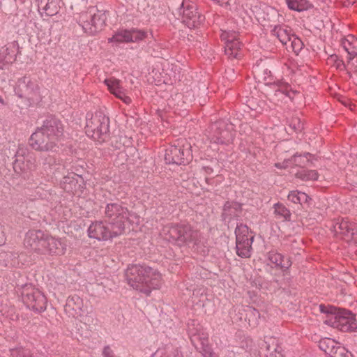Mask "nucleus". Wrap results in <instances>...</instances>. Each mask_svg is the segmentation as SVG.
Returning a JSON list of instances; mask_svg holds the SVG:
<instances>
[{
    "label": "nucleus",
    "instance_id": "obj_7",
    "mask_svg": "<svg viewBox=\"0 0 357 357\" xmlns=\"http://www.w3.org/2000/svg\"><path fill=\"white\" fill-rule=\"evenodd\" d=\"M324 324L343 332L357 331L355 315L351 311L344 309H337L331 317L324 320Z\"/></svg>",
    "mask_w": 357,
    "mask_h": 357
},
{
    "label": "nucleus",
    "instance_id": "obj_12",
    "mask_svg": "<svg viewBox=\"0 0 357 357\" xmlns=\"http://www.w3.org/2000/svg\"><path fill=\"white\" fill-rule=\"evenodd\" d=\"M36 130L40 131V132L52 138V140L59 143L63 133V127L59 119L50 117L44 121L42 126L38 128Z\"/></svg>",
    "mask_w": 357,
    "mask_h": 357
},
{
    "label": "nucleus",
    "instance_id": "obj_45",
    "mask_svg": "<svg viewBox=\"0 0 357 357\" xmlns=\"http://www.w3.org/2000/svg\"><path fill=\"white\" fill-rule=\"evenodd\" d=\"M203 355L204 357H215V353L208 346H205L203 347Z\"/></svg>",
    "mask_w": 357,
    "mask_h": 357
},
{
    "label": "nucleus",
    "instance_id": "obj_20",
    "mask_svg": "<svg viewBox=\"0 0 357 357\" xmlns=\"http://www.w3.org/2000/svg\"><path fill=\"white\" fill-rule=\"evenodd\" d=\"M268 259L273 264L275 268H280L283 271L289 269L291 266V261L289 258H284L283 255L278 253L276 250H271L267 253Z\"/></svg>",
    "mask_w": 357,
    "mask_h": 357
},
{
    "label": "nucleus",
    "instance_id": "obj_51",
    "mask_svg": "<svg viewBox=\"0 0 357 357\" xmlns=\"http://www.w3.org/2000/svg\"><path fill=\"white\" fill-rule=\"evenodd\" d=\"M329 59L331 61H334L335 63V61H337L339 59H338V56L336 54H333V55L330 56Z\"/></svg>",
    "mask_w": 357,
    "mask_h": 357
},
{
    "label": "nucleus",
    "instance_id": "obj_31",
    "mask_svg": "<svg viewBox=\"0 0 357 357\" xmlns=\"http://www.w3.org/2000/svg\"><path fill=\"white\" fill-rule=\"evenodd\" d=\"M296 177L303 181H316L319 174L316 170L302 169L296 174Z\"/></svg>",
    "mask_w": 357,
    "mask_h": 357
},
{
    "label": "nucleus",
    "instance_id": "obj_13",
    "mask_svg": "<svg viewBox=\"0 0 357 357\" xmlns=\"http://www.w3.org/2000/svg\"><path fill=\"white\" fill-rule=\"evenodd\" d=\"M46 233L42 230H29L26 233L24 244L26 248L41 254Z\"/></svg>",
    "mask_w": 357,
    "mask_h": 357
},
{
    "label": "nucleus",
    "instance_id": "obj_17",
    "mask_svg": "<svg viewBox=\"0 0 357 357\" xmlns=\"http://www.w3.org/2000/svg\"><path fill=\"white\" fill-rule=\"evenodd\" d=\"M242 206L236 202H227L223 207L222 213V220L228 223L238 221L242 215Z\"/></svg>",
    "mask_w": 357,
    "mask_h": 357
},
{
    "label": "nucleus",
    "instance_id": "obj_35",
    "mask_svg": "<svg viewBox=\"0 0 357 357\" xmlns=\"http://www.w3.org/2000/svg\"><path fill=\"white\" fill-rule=\"evenodd\" d=\"M75 174H69L66 176H64L61 182L62 188L66 190L70 191L72 190L73 186H75L77 184V181H75L74 176Z\"/></svg>",
    "mask_w": 357,
    "mask_h": 357
},
{
    "label": "nucleus",
    "instance_id": "obj_39",
    "mask_svg": "<svg viewBox=\"0 0 357 357\" xmlns=\"http://www.w3.org/2000/svg\"><path fill=\"white\" fill-rule=\"evenodd\" d=\"M131 42H138L146 37V33L144 31L132 29L130 30Z\"/></svg>",
    "mask_w": 357,
    "mask_h": 357
},
{
    "label": "nucleus",
    "instance_id": "obj_27",
    "mask_svg": "<svg viewBox=\"0 0 357 357\" xmlns=\"http://www.w3.org/2000/svg\"><path fill=\"white\" fill-rule=\"evenodd\" d=\"M291 31L287 28H283L280 26H275L271 31L273 36H276L282 45H287L292 39V34L290 33Z\"/></svg>",
    "mask_w": 357,
    "mask_h": 357
},
{
    "label": "nucleus",
    "instance_id": "obj_10",
    "mask_svg": "<svg viewBox=\"0 0 357 357\" xmlns=\"http://www.w3.org/2000/svg\"><path fill=\"white\" fill-rule=\"evenodd\" d=\"M178 13L182 15V22L189 29L197 27L205 20L204 16L197 12V6L188 0L183 1Z\"/></svg>",
    "mask_w": 357,
    "mask_h": 357
},
{
    "label": "nucleus",
    "instance_id": "obj_6",
    "mask_svg": "<svg viewBox=\"0 0 357 357\" xmlns=\"http://www.w3.org/2000/svg\"><path fill=\"white\" fill-rule=\"evenodd\" d=\"M192 146L187 142L181 141L166 149L165 160L167 164L185 165L192 160Z\"/></svg>",
    "mask_w": 357,
    "mask_h": 357
},
{
    "label": "nucleus",
    "instance_id": "obj_11",
    "mask_svg": "<svg viewBox=\"0 0 357 357\" xmlns=\"http://www.w3.org/2000/svg\"><path fill=\"white\" fill-rule=\"evenodd\" d=\"M29 144L38 151L57 152L59 149L58 142L52 140V138L38 130L31 135Z\"/></svg>",
    "mask_w": 357,
    "mask_h": 357
},
{
    "label": "nucleus",
    "instance_id": "obj_25",
    "mask_svg": "<svg viewBox=\"0 0 357 357\" xmlns=\"http://www.w3.org/2000/svg\"><path fill=\"white\" fill-rule=\"evenodd\" d=\"M38 6L47 16H54L59 10L56 0H41Z\"/></svg>",
    "mask_w": 357,
    "mask_h": 357
},
{
    "label": "nucleus",
    "instance_id": "obj_37",
    "mask_svg": "<svg viewBox=\"0 0 357 357\" xmlns=\"http://www.w3.org/2000/svg\"><path fill=\"white\" fill-rule=\"evenodd\" d=\"M308 155H311L310 153H305L303 155L295 154L292 157V160L296 166L304 167L310 162L307 158Z\"/></svg>",
    "mask_w": 357,
    "mask_h": 357
},
{
    "label": "nucleus",
    "instance_id": "obj_56",
    "mask_svg": "<svg viewBox=\"0 0 357 357\" xmlns=\"http://www.w3.org/2000/svg\"><path fill=\"white\" fill-rule=\"evenodd\" d=\"M94 223H100V224H102V222L101 221H99V222H95Z\"/></svg>",
    "mask_w": 357,
    "mask_h": 357
},
{
    "label": "nucleus",
    "instance_id": "obj_40",
    "mask_svg": "<svg viewBox=\"0 0 357 357\" xmlns=\"http://www.w3.org/2000/svg\"><path fill=\"white\" fill-rule=\"evenodd\" d=\"M291 47L295 53H298L302 50L303 43L300 38L292 34V39L290 40Z\"/></svg>",
    "mask_w": 357,
    "mask_h": 357
},
{
    "label": "nucleus",
    "instance_id": "obj_53",
    "mask_svg": "<svg viewBox=\"0 0 357 357\" xmlns=\"http://www.w3.org/2000/svg\"><path fill=\"white\" fill-rule=\"evenodd\" d=\"M205 170H206V172L207 174H211L212 172V171H213L211 167H205Z\"/></svg>",
    "mask_w": 357,
    "mask_h": 357
},
{
    "label": "nucleus",
    "instance_id": "obj_19",
    "mask_svg": "<svg viewBox=\"0 0 357 357\" xmlns=\"http://www.w3.org/2000/svg\"><path fill=\"white\" fill-rule=\"evenodd\" d=\"M83 307V300L77 295H73L67 298L65 311L74 317H78L82 316Z\"/></svg>",
    "mask_w": 357,
    "mask_h": 357
},
{
    "label": "nucleus",
    "instance_id": "obj_38",
    "mask_svg": "<svg viewBox=\"0 0 357 357\" xmlns=\"http://www.w3.org/2000/svg\"><path fill=\"white\" fill-rule=\"evenodd\" d=\"M331 357H353L352 354L340 343L336 346Z\"/></svg>",
    "mask_w": 357,
    "mask_h": 357
},
{
    "label": "nucleus",
    "instance_id": "obj_16",
    "mask_svg": "<svg viewBox=\"0 0 357 357\" xmlns=\"http://www.w3.org/2000/svg\"><path fill=\"white\" fill-rule=\"evenodd\" d=\"M41 255H62L64 247L61 241L46 233Z\"/></svg>",
    "mask_w": 357,
    "mask_h": 357
},
{
    "label": "nucleus",
    "instance_id": "obj_28",
    "mask_svg": "<svg viewBox=\"0 0 357 357\" xmlns=\"http://www.w3.org/2000/svg\"><path fill=\"white\" fill-rule=\"evenodd\" d=\"M246 319L251 327L257 326L259 323L261 315L259 312L253 307L248 306L245 309Z\"/></svg>",
    "mask_w": 357,
    "mask_h": 357
},
{
    "label": "nucleus",
    "instance_id": "obj_8",
    "mask_svg": "<svg viewBox=\"0 0 357 357\" xmlns=\"http://www.w3.org/2000/svg\"><path fill=\"white\" fill-rule=\"evenodd\" d=\"M21 294L22 301L28 308L36 312H42L46 310L47 298L38 289L26 284Z\"/></svg>",
    "mask_w": 357,
    "mask_h": 357
},
{
    "label": "nucleus",
    "instance_id": "obj_2",
    "mask_svg": "<svg viewBox=\"0 0 357 357\" xmlns=\"http://www.w3.org/2000/svg\"><path fill=\"white\" fill-rule=\"evenodd\" d=\"M15 95L22 99L26 107L38 105L43 98L41 86L38 81L30 75L17 79L14 87Z\"/></svg>",
    "mask_w": 357,
    "mask_h": 357
},
{
    "label": "nucleus",
    "instance_id": "obj_57",
    "mask_svg": "<svg viewBox=\"0 0 357 357\" xmlns=\"http://www.w3.org/2000/svg\"><path fill=\"white\" fill-rule=\"evenodd\" d=\"M342 223H348V221H344V220H342Z\"/></svg>",
    "mask_w": 357,
    "mask_h": 357
},
{
    "label": "nucleus",
    "instance_id": "obj_33",
    "mask_svg": "<svg viewBox=\"0 0 357 357\" xmlns=\"http://www.w3.org/2000/svg\"><path fill=\"white\" fill-rule=\"evenodd\" d=\"M275 213L277 215L283 218L284 221H290L291 213L282 204L277 203L274 205Z\"/></svg>",
    "mask_w": 357,
    "mask_h": 357
},
{
    "label": "nucleus",
    "instance_id": "obj_50",
    "mask_svg": "<svg viewBox=\"0 0 357 357\" xmlns=\"http://www.w3.org/2000/svg\"><path fill=\"white\" fill-rule=\"evenodd\" d=\"M335 65L337 68H344V63L342 60L338 59L337 61H335Z\"/></svg>",
    "mask_w": 357,
    "mask_h": 357
},
{
    "label": "nucleus",
    "instance_id": "obj_22",
    "mask_svg": "<svg viewBox=\"0 0 357 357\" xmlns=\"http://www.w3.org/2000/svg\"><path fill=\"white\" fill-rule=\"evenodd\" d=\"M15 44L9 47H3L0 50V69H3L13 63L15 60Z\"/></svg>",
    "mask_w": 357,
    "mask_h": 357
},
{
    "label": "nucleus",
    "instance_id": "obj_21",
    "mask_svg": "<svg viewBox=\"0 0 357 357\" xmlns=\"http://www.w3.org/2000/svg\"><path fill=\"white\" fill-rule=\"evenodd\" d=\"M105 84L107 86L110 92L114 94L119 98H121L126 104L131 102L130 97L124 94L122 87L120 86V81L115 78L106 79L105 80Z\"/></svg>",
    "mask_w": 357,
    "mask_h": 357
},
{
    "label": "nucleus",
    "instance_id": "obj_3",
    "mask_svg": "<svg viewBox=\"0 0 357 357\" xmlns=\"http://www.w3.org/2000/svg\"><path fill=\"white\" fill-rule=\"evenodd\" d=\"M109 119L102 112L91 114L86 117L85 132L89 137L102 143L108 138Z\"/></svg>",
    "mask_w": 357,
    "mask_h": 357
},
{
    "label": "nucleus",
    "instance_id": "obj_46",
    "mask_svg": "<svg viewBox=\"0 0 357 357\" xmlns=\"http://www.w3.org/2000/svg\"><path fill=\"white\" fill-rule=\"evenodd\" d=\"M299 198V204L303 205V204L308 203L311 200V198L305 192H301Z\"/></svg>",
    "mask_w": 357,
    "mask_h": 357
},
{
    "label": "nucleus",
    "instance_id": "obj_48",
    "mask_svg": "<svg viewBox=\"0 0 357 357\" xmlns=\"http://www.w3.org/2000/svg\"><path fill=\"white\" fill-rule=\"evenodd\" d=\"M102 355L104 357H114L113 351L109 346H105L103 349Z\"/></svg>",
    "mask_w": 357,
    "mask_h": 357
},
{
    "label": "nucleus",
    "instance_id": "obj_14",
    "mask_svg": "<svg viewBox=\"0 0 357 357\" xmlns=\"http://www.w3.org/2000/svg\"><path fill=\"white\" fill-rule=\"evenodd\" d=\"M105 215L111 220L110 223H126L128 220V211L118 203L108 204Z\"/></svg>",
    "mask_w": 357,
    "mask_h": 357
},
{
    "label": "nucleus",
    "instance_id": "obj_26",
    "mask_svg": "<svg viewBox=\"0 0 357 357\" xmlns=\"http://www.w3.org/2000/svg\"><path fill=\"white\" fill-rule=\"evenodd\" d=\"M328 229L335 236L341 235L353 237L355 235L354 229L350 227L349 225H329Z\"/></svg>",
    "mask_w": 357,
    "mask_h": 357
},
{
    "label": "nucleus",
    "instance_id": "obj_32",
    "mask_svg": "<svg viewBox=\"0 0 357 357\" xmlns=\"http://www.w3.org/2000/svg\"><path fill=\"white\" fill-rule=\"evenodd\" d=\"M132 38L130 35V30H121L116 32L112 38L109 39V42L116 41L119 43H129Z\"/></svg>",
    "mask_w": 357,
    "mask_h": 357
},
{
    "label": "nucleus",
    "instance_id": "obj_44",
    "mask_svg": "<svg viewBox=\"0 0 357 357\" xmlns=\"http://www.w3.org/2000/svg\"><path fill=\"white\" fill-rule=\"evenodd\" d=\"M28 154H30V153L28 152L26 149L23 148V147H19V149H17V151L16 152L15 157L17 158H21L22 160H23L24 161L26 160V155Z\"/></svg>",
    "mask_w": 357,
    "mask_h": 357
},
{
    "label": "nucleus",
    "instance_id": "obj_29",
    "mask_svg": "<svg viewBox=\"0 0 357 357\" xmlns=\"http://www.w3.org/2000/svg\"><path fill=\"white\" fill-rule=\"evenodd\" d=\"M338 342H335L334 340L331 338L327 337L321 339L319 342V349L329 356L332 354Z\"/></svg>",
    "mask_w": 357,
    "mask_h": 357
},
{
    "label": "nucleus",
    "instance_id": "obj_30",
    "mask_svg": "<svg viewBox=\"0 0 357 357\" xmlns=\"http://www.w3.org/2000/svg\"><path fill=\"white\" fill-rule=\"evenodd\" d=\"M288 8L291 10L301 12L309 7V2L307 0H286Z\"/></svg>",
    "mask_w": 357,
    "mask_h": 357
},
{
    "label": "nucleus",
    "instance_id": "obj_24",
    "mask_svg": "<svg viewBox=\"0 0 357 357\" xmlns=\"http://www.w3.org/2000/svg\"><path fill=\"white\" fill-rule=\"evenodd\" d=\"M241 43L236 39L235 36H232L231 40L225 43V54L231 59H237L241 50Z\"/></svg>",
    "mask_w": 357,
    "mask_h": 357
},
{
    "label": "nucleus",
    "instance_id": "obj_4",
    "mask_svg": "<svg viewBox=\"0 0 357 357\" xmlns=\"http://www.w3.org/2000/svg\"><path fill=\"white\" fill-rule=\"evenodd\" d=\"M106 20L105 11L91 7L87 11L80 14L79 24L85 33L94 35L103 29Z\"/></svg>",
    "mask_w": 357,
    "mask_h": 357
},
{
    "label": "nucleus",
    "instance_id": "obj_36",
    "mask_svg": "<svg viewBox=\"0 0 357 357\" xmlns=\"http://www.w3.org/2000/svg\"><path fill=\"white\" fill-rule=\"evenodd\" d=\"M82 321L88 328L90 332L96 329L98 319L93 314H88L85 315Z\"/></svg>",
    "mask_w": 357,
    "mask_h": 357
},
{
    "label": "nucleus",
    "instance_id": "obj_55",
    "mask_svg": "<svg viewBox=\"0 0 357 357\" xmlns=\"http://www.w3.org/2000/svg\"><path fill=\"white\" fill-rule=\"evenodd\" d=\"M89 335H90V333H86L85 334V337H88V336H89Z\"/></svg>",
    "mask_w": 357,
    "mask_h": 357
},
{
    "label": "nucleus",
    "instance_id": "obj_1",
    "mask_svg": "<svg viewBox=\"0 0 357 357\" xmlns=\"http://www.w3.org/2000/svg\"><path fill=\"white\" fill-rule=\"evenodd\" d=\"M126 278L128 284L146 296L152 290L162 285V275L156 270L146 265L132 264L128 267Z\"/></svg>",
    "mask_w": 357,
    "mask_h": 357
},
{
    "label": "nucleus",
    "instance_id": "obj_9",
    "mask_svg": "<svg viewBox=\"0 0 357 357\" xmlns=\"http://www.w3.org/2000/svg\"><path fill=\"white\" fill-rule=\"evenodd\" d=\"M232 125L223 120L214 122L210 127L211 142L220 144H227L232 142L234 133Z\"/></svg>",
    "mask_w": 357,
    "mask_h": 357
},
{
    "label": "nucleus",
    "instance_id": "obj_43",
    "mask_svg": "<svg viewBox=\"0 0 357 357\" xmlns=\"http://www.w3.org/2000/svg\"><path fill=\"white\" fill-rule=\"evenodd\" d=\"M301 194V191L293 190L289 192L287 196V199L289 202L294 204H299V198L300 195Z\"/></svg>",
    "mask_w": 357,
    "mask_h": 357
},
{
    "label": "nucleus",
    "instance_id": "obj_41",
    "mask_svg": "<svg viewBox=\"0 0 357 357\" xmlns=\"http://www.w3.org/2000/svg\"><path fill=\"white\" fill-rule=\"evenodd\" d=\"M289 126L295 132H300L303 129V124L298 117L291 119Z\"/></svg>",
    "mask_w": 357,
    "mask_h": 357
},
{
    "label": "nucleus",
    "instance_id": "obj_54",
    "mask_svg": "<svg viewBox=\"0 0 357 357\" xmlns=\"http://www.w3.org/2000/svg\"><path fill=\"white\" fill-rule=\"evenodd\" d=\"M0 104H1L2 105H6V102L4 100L1 98V96H0Z\"/></svg>",
    "mask_w": 357,
    "mask_h": 357
},
{
    "label": "nucleus",
    "instance_id": "obj_15",
    "mask_svg": "<svg viewBox=\"0 0 357 357\" xmlns=\"http://www.w3.org/2000/svg\"><path fill=\"white\" fill-rule=\"evenodd\" d=\"M36 160L33 153L28 154L24 161L21 158H16L13 162L15 172L20 175H23L24 178L28 176V171H33L36 169Z\"/></svg>",
    "mask_w": 357,
    "mask_h": 357
},
{
    "label": "nucleus",
    "instance_id": "obj_34",
    "mask_svg": "<svg viewBox=\"0 0 357 357\" xmlns=\"http://www.w3.org/2000/svg\"><path fill=\"white\" fill-rule=\"evenodd\" d=\"M58 160L51 155H43L40 157V164L45 170L51 169L57 165Z\"/></svg>",
    "mask_w": 357,
    "mask_h": 357
},
{
    "label": "nucleus",
    "instance_id": "obj_42",
    "mask_svg": "<svg viewBox=\"0 0 357 357\" xmlns=\"http://www.w3.org/2000/svg\"><path fill=\"white\" fill-rule=\"evenodd\" d=\"M319 308L321 313L328 314L327 319H329L330 317H331V315L335 314V312H336V310L337 309L334 307H326L322 304L319 305Z\"/></svg>",
    "mask_w": 357,
    "mask_h": 357
},
{
    "label": "nucleus",
    "instance_id": "obj_23",
    "mask_svg": "<svg viewBox=\"0 0 357 357\" xmlns=\"http://www.w3.org/2000/svg\"><path fill=\"white\" fill-rule=\"evenodd\" d=\"M342 46L348 53L349 62L354 60L357 56V38L353 35H349L346 38L342 39Z\"/></svg>",
    "mask_w": 357,
    "mask_h": 357
},
{
    "label": "nucleus",
    "instance_id": "obj_47",
    "mask_svg": "<svg viewBox=\"0 0 357 357\" xmlns=\"http://www.w3.org/2000/svg\"><path fill=\"white\" fill-rule=\"evenodd\" d=\"M278 93H282V94L285 95L286 96L291 98L290 91L288 90V86L280 87L278 90L275 91L276 95Z\"/></svg>",
    "mask_w": 357,
    "mask_h": 357
},
{
    "label": "nucleus",
    "instance_id": "obj_52",
    "mask_svg": "<svg viewBox=\"0 0 357 357\" xmlns=\"http://www.w3.org/2000/svg\"><path fill=\"white\" fill-rule=\"evenodd\" d=\"M353 61L352 65L354 66L355 71L357 72V56Z\"/></svg>",
    "mask_w": 357,
    "mask_h": 357
},
{
    "label": "nucleus",
    "instance_id": "obj_5",
    "mask_svg": "<svg viewBox=\"0 0 357 357\" xmlns=\"http://www.w3.org/2000/svg\"><path fill=\"white\" fill-rule=\"evenodd\" d=\"M236 252L241 258H250L252 255V244L255 238L254 232L248 225H236Z\"/></svg>",
    "mask_w": 357,
    "mask_h": 357
},
{
    "label": "nucleus",
    "instance_id": "obj_18",
    "mask_svg": "<svg viewBox=\"0 0 357 357\" xmlns=\"http://www.w3.org/2000/svg\"><path fill=\"white\" fill-rule=\"evenodd\" d=\"M88 234L90 238L98 241H107L114 236H116V231L112 232L110 228L105 225H89Z\"/></svg>",
    "mask_w": 357,
    "mask_h": 357
},
{
    "label": "nucleus",
    "instance_id": "obj_49",
    "mask_svg": "<svg viewBox=\"0 0 357 357\" xmlns=\"http://www.w3.org/2000/svg\"><path fill=\"white\" fill-rule=\"evenodd\" d=\"M232 36H235L234 33L229 34V33L224 32L221 35L222 40H225V42L231 40Z\"/></svg>",
    "mask_w": 357,
    "mask_h": 357
}]
</instances>
